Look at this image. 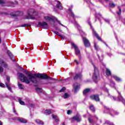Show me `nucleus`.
<instances>
[{
    "instance_id": "nucleus-63",
    "label": "nucleus",
    "mask_w": 125,
    "mask_h": 125,
    "mask_svg": "<svg viewBox=\"0 0 125 125\" xmlns=\"http://www.w3.org/2000/svg\"><path fill=\"white\" fill-rule=\"evenodd\" d=\"M73 5H71V6H70V7H71V8H73Z\"/></svg>"
},
{
    "instance_id": "nucleus-26",
    "label": "nucleus",
    "mask_w": 125,
    "mask_h": 125,
    "mask_svg": "<svg viewBox=\"0 0 125 125\" xmlns=\"http://www.w3.org/2000/svg\"><path fill=\"white\" fill-rule=\"evenodd\" d=\"M70 95L68 93H65L63 96V97L64 99H67L68 98H70Z\"/></svg>"
},
{
    "instance_id": "nucleus-41",
    "label": "nucleus",
    "mask_w": 125,
    "mask_h": 125,
    "mask_svg": "<svg viewBox=\"0 0 125 125\" xmlns=\"http://www.w3.org/2000/svg\"><path fill=\"white\" fill-rule=\"evenodd\" d=\"M115 6L116 5H115V4L114 3H112V2L109 3L110 7L114 8V7H115Z\"/></svg>"
},
{
    "instance_id": "nucleus-12",
    "label": "nucleus",
    "mask_w": 125,
    "mask_h": 125,
    "mask_svg": "<svg viewBox=\"0 0 125 125\" xmlns=\"http://www.w3.org/2000/svg\"><path fill=\"white\" fill-rule=\"evenodd\" d=\"M22 15H23V12L22 11H17V12H12L10 13V15L12 17H17V16H22Z\"/></svg>"
},
{
    "instance_id": "nucleus-29",
    "label": "nucleus",
    "mask_w": 125,
    "mask_h": 125,
    "mask_svg": "<svg viewBox=\"0 0 125 125\" xmlns=\"http://www.w3.org/2000/svg\"><path fill=\"white\" fill-rule=\"evenodd\" d=\"M36 90L38 93H42V88L37 87L36 88Z\"/></svg>"
},
{
    "instance_id": "nucleus-60",
    "label": "nucleus",
    "mask_w": 125,
    "mask_h": 125,
    "mask_svg": "<svg viewBox=\"0 0 125 125\" xmlns=\"http://www.w3.org/2000/svg\"><path fill=\"white\" fill-rule=\"evenodd\" d=\"M53 61H54V63H56V61H55V60H54Z\"/></svg>"
},
{
    "instance_id": "nucleus-16",
    "label": "nucleus",
    "mask_w": 125,
    "mask_h": 125,
    "mask_svg": "<svg viewBox=\"0 0 125 125\" xmlns=\"http://www.w3.org/2000/svg\"><path fill=\"white\" fill-rule=\"evenodd\" d=\"M7 54L9 56L10 59L13 61V62H15V59H14V56L12 55V53H11V52L9 50H7Z\"/></svg>"
},
{
    "instance_id": "nucleus-49",
    "label": "nucleus",
    "mask_w": 125,
    "mask_h": 125,
    "mask_svg": "<svg viewBox=\"0 0 125 125\" xmlns=\"http://www.w3.org/2000/svg\"><path fill=\"white\" fill-rule=\"evenodd\" d=\"M106 55H108V56H112V55H113V54H112V53H106Z\"/></svg>"
},
{
    "instance_id": "nucleus-61",
    "label": "nucleus",
    "mask_w": 125,
    "mask_h": 125,
    "mask_svg": "<svg viewBox=\"0 0 125 125\" xmlns=\"http://www.w3.org/2000/svg\"><path fill=\"white\" fill-rule=\"evenodd\" d=\"M2 112H5V111H4V109H2Z\"/></svg>"
},
{
    "instance_id": "nucleus-1",
    "label": "nucleus",
    "mask_w": 125,
    "mask_h": 125,
    "mask_svg": "<svg viewBox=\"0 0 125 125\" xmlns=\"http://www.w3.org/2000/svg\"><path fill=\"white\" fill-rule=\"evenodd\" d=\"M26 75L27 76L22 73H18L19 78L21 82H22V83H25L27 84H29L30 82L35 84H38V83L39 84H47V83H48L47 81L39 82L37 78L40 79V80H54L53 78L50 77L42 73H36L34 76L32 73L27 72Z\"/></svg>"
},
{
    "instance_id": "nucleus-2",
    "label": "nucleus",
    "mask_w": 125,
    "mask_h": 125,
    "mask_svg": "<svg viewBox=\"0 0 125 125\" xmlns=\"http://www.w3.org/2000/svg\"><path fill=\"white\" fill-rule=\"evenodd\" d=\"M68 13L69 14V21L71 22V23H74V25L77 27L78 30L81 32L82 31V29L81 28V26L79 24H78V22L76 21V20L75 19L76 16L75 15V14H74V12H73V11H72L71 8H69L68 9Z\"/></svg>"
},
{
    "instance_id": "nucleus-18",
    "label": "nucleus",
    "mask_w": 125,
    "mask_h": 125,
    "mask_svg": "<svg viewBox=\"0 0 125 125\" xmlns=\"http://www.w3.org/2000/svg\"><path fill=\"white\" fill-rule=\"evenodd\" d=\"M0 65L3 66L4 68H7V67H8V65L7 64V63H6V62L1 60V59H0Z\"/></svg>"
},
{
    "instance_id": "nucleus-52",
    "label": "nucleus",
    "mask_w": 125,
    "mask_h": 125,
    "mask_svg": "<svg viewBox=\"0 0 125 125\" xmlns=\"http://www.w3.org/2000/svg\"><path fill=\"white\" fill-rule=\"evenodd\" d=\"M114 35L115 36L116 39L117 40V41H118V37H117V35H116V33L115 32H114Z\"/></svg>"
},
{
    "instance_id": "nucleus-27",
    "label": "nucleus",
    "mask_w": 125,
    "mask_h": 125,
    "mask_svg": "<svg viewBox=\"0 0 125 125\" xmlns=\"http://www.w3.org/2000/svg\"><path fill=\"white\" fill-rule=\"evenodd\" d=\"M35 122L38 125H44L43 122H42V120H40L39 119H37L36 120H35Z\"/></svg>"
},
{
    "instance_id": "nucleus-5",
    "label": "nucleus",
    "mask_w": 125,
    "mask_h": 125,
    "mask_svg": "<svg viewBox=\"0 0 125 125\" xmlns=\"http://www.w3.org/2000/svg\"><path fill=\"white\" fill-rule=\"evenodd\" d=\"M104 111L106 112V113H109V115H110L111 117H114V115H118L119 114L118 111H116L113 109H109L107 106L104 107Z\"/></svg>"
},
{
    "instance_id": "nucleus-11",
    "label": "nucleus",
    "mask_w": 125,
    "mask_h": 125,
    "mask_svg": "<svg viewBox=\"0 0 125 125\" xmlns=\"http://www.w3.org/2000/svg\"><path fill=\"white\" fill-rule=\"evenodd\" d=\"M54 5H56V8H57V9H60V10H62V4H61V2H60V1L55 0L54 1Z\"/></svg>"
},
{
    "instance_id": "nucleus-35",
    "label": "nucleus",
    "mask_w": 125,
    "mask_h": 125,
    "mask_svg": "<svg viewBox=\"0 0 125 125\" xmlns=\"http://www.w3.org/2000/svg\"><path fill=\"white\" fill-rule=\"evenodd\" d=\"M28 108H34L35 107V104H27Z\"/></svg>"
},
{
    "instance_id": "nucleus-43",
    "label": "nucleus",
    "mask_w": 125,
    "mask_h": 125,
    "mask_svg": "<svg viewBox=\"0 0 125 125\" xmlns=\"http://www.w3.org/2000/svg\"><path fill=\"white\" fill-rule=\"evenodd\" d=\"M6 3V1L5 0H0V4H4Z\"/></svg>"
},
{
    "instance_id": "nucleus-57",
    "label": "nucleus",
    "mask_w": 125,
    "mask_h": 125,
    "mask_svg": "<svg viewBox=\"0 0 125 125\" xmlns=\"http://www.w3.org/2000/svg\"><path fill=\"white\" fill-rule=\"evenodd\" d=\"M0 125H2V123L0 121Z\"/></svg>"
},
{
    "instance_id": "nucleus-17",
    "label": "nucleus",
    "mask_w": 125,
    "mask_h": 125,
    "mask_svg": "<svg viewBox=\"0 0 125 125\" xmlns=\"http://www.w3.org/2000/svg\"><path fill=\"white\" fill-rule=\"evenodd\" d=\"M16 119L18 122L20 123H22V124H26L27 123V120L24 119V118L16 117Z\"/></svg>"
},
{
    "instance_id": "nucleus-36",
    "label": "nucleus",
    "mask_w": 125,
    "mask_h": 125,
    "mask_svg": "<svg viewBox=\"0 0 125 125\" xmlns=\"http://www.w3.org/2000/svg\"><path fill=\"white\" fill-rule=\"evenodd\" d=\"M105 125H114V124H113V123L110 122L109 121H105Z\"/></svg>"
},
{
    "instance_id": "nucleus-4",
    "label": "nucleus",
    "mask_w": 125,
    "mask_h": 125,
    "mask_svg": "<svg viewBox=\"0 0 125 125\" xmlns=\"http://www.w3.org/2000/svg\"><path fill=\"white\" fill-rule=\"evenodd\" d=\"M94 67V73L92 76V79L96 83H97V80L98 78H99V70H98V68L95 66L94 64H93Z\"/></svg>"
},
{
    "instance_id": "nucleus-21",
    "label": "nucleus",
    "mask_w": 125,
    "mask_h": 125,
    "mask_svg": "<svg viewBox=\"0 0 125 125\" xmlns=\"http://www.w3.org/2000/svg\"><path fill=\"white\" fill-rule=\"evenodd\" d=\"M82 73H78V74H76L75 76L74 77V80H78V79H82Z\"/></svg>"
},
{
    "instance_id": "nucleus-64",
    "label": "nucleus",
    "mask_w": 125,
    "mask_h": 125,
    "mask_svg": "<svg viewBox=\"0 0 125 125\" xmlns=\"http://www.w3.org/2000/svg\"><path fill=\"white\" fill-rule=\"evenodd\" d=\"M16 4H18V2L16 1Z\"/></svg>"
},
{
    "instance_id": "nucleus-47",
    "label": "nucleus",
    "mask_w": 125,
    "mask_h": 125,
    "mask_svg": "<svg viewBox=\"0 0 125 125\" xmlns=\"http://www.w3.org/2000/svg\"><path fill=\"white\" fill-rule=\"evenodd\" d=\"M29 26H30V24H23L21 26V27H29Z\"/></svg>"
},
{
    "instance_id": "nucleus-7",
    "label": "nucleus",
    "mask_w": 125,
    "mask_h": 125,
    "mask_svg": "<svg viewBox=\"0 0 125 125\" xmlns=\"http://www.w3.org/2000/svg\"><path fill=\"white\" fill-rule=\"evenodd\" d=\"M71 44L74 48L76 55H77L80 59H81V51L79 49V47L74 42H71Z\"/></svg>"
},
{
    "instance_id": "nucleus-10",
    "label": "nucleus",
    "mask_w": 125,
    "mask_h": 125,
    "mask_svg": "<svg viewBox=\"0 0 125 125\" xmlns=\"http://www.w3.org/2000/svg\"><path fill=\"white\" fill-rule=\"evenodd\" d=\"M37 26L41 27L42 29H48V24L45 21L38 22Z\"/></svg>"
},
{
    "instance_id": "nucleus-9",
    "label": "nucleus",
    "mask_w": 125,
    "mask_h": 125,
    "mask_svg": "<svg viewBox=\"0 0 125 125\" xmlns=\"http://www.w3.org/2000/svg\"><path fill=\"white\" fill-rule=\"evenodd\" d=\"M88 23L89 24V26H90L91 28H92L93 36L96 37V38H97V39H98L99 41L102 42V39H101V37H99V35H98V34H97V33H96V31H95V30H94V29H93V28H92V25H91V22H90V21H88Z\"/></svg>"
},
{
    "instance_id": "nucleus-62",
    "label": "nucleus",
    "mask_w": 125,
    "mask_h": 125,
    "mask_svg": "<svg viewBox=\"0 0 125 125\" xmlns=\"http://www.w3.org/2000/svg\"><path fill=\"white\" fill-rule=\"evenodd\" d=\"M74 61H75V62H76V63H77V62H78V61H77V60H75Z\"/></svg>"
},
{
    "instance_id": "nucleus-50",
    "label": "nucleus",
    "mask_w": 125,
    "mask_h": 125,
    "mask_svg": "<svg viewBox=\"0 0 125 125\" xmlns=\"http://www.w3.org/2000/svg\"><path fill=\"white\" fill-rule=\"evenodd\" d=\"M103 43L105 44V45H106V46H107V47H108L109 48H110V47H109V46L108 45V44H107V43H106L105 42H103Z\"/></svg>"
},
{
    "instance_id": "nucleus-30",
    "label": "nucleus",
    "mask_w": 125,
    "mask_h": 125,
    "mask_svg": "<svg viewBox=\"0 0 125 125\" xmlns=\"http://www.w3.org/2000/svg\"><path fill=\"white\" fill-rule=\"evenodd\" d=\"M18 85L20 89H23L24 88V85L21 83H20L19 82L18 83Z\"/></svg>"
},
{
    "instance_id": "nucleus-44",
    "label": "nucleus",
    "mask_w": 125,
    "mask_h": 125,
    "mask_svg": "<svg viewBox=\"0 0 125 125\" xmlns=\"http://www.w3.org/2000/svg\"><path fill=\"white\" fill-rule=\"evenodd\" d=\"M0 87H5V85L2 83H0Z\"/></svg>"
},
{
    "instance_id": "nucleus-24",
    "label": "nucleus",
    "mask_w": 125,
    "mask_h": 125,
    "mask_svg": "<svg viewBox=\"0 0 125 125\" xmlns=\"http://www.w3.org/2000/svg\"><path fill=\"white\" fill-rule=\"evenodd\" d=\"M55 111L54 110H48V109H46V110H45V114L46 115H50V114H51V113H55Z\"/></svg>"
},
{
    "instance_id": "nucleus-20",
    "label": "nucleus",
    "mask_w": 125,
    "mask_h": 125,
    "mask_svg": "<svg viewBox=\"0 0 125 125\" xmlns=\"http://www.w3.org/2000/svg\"><path fill=\"white\" fill-rule=\"evenodd\" d=\"M52 119H53V120H54L56 123H58L59 122V118H58V116H57V115L52 114Z\"/></svg>"
},
{
    "instance_id": "nucleus-6",
    "label": "nucleus",
    "mask_w": 125,
    "mask_h": 125,
    "mask_svg": "<svg viewBox=\"0 0 125 125\" xmlns=\"http://www.w3.org/2000/svg\"><path fill=\"white\" fill-rule=\"evenodd\" d=\"M44 19L46 21H49V22H50L51 23V25L52 26V27H55V20H57L56 19V18H55V17H44Z\"/></svg>"
},
{
    "instance_id": "nucleus-8",
    "label": "nucleus",
    "mask_w": 125,
    "mask_h": 125,
    "mask_svg": "<svg viewBox=\"0 0 125 125\" xmlns=\"http://www.w3.org/2000/svg\"><path fill=\"white\" fill-rule=\"evenodd\" d=\"M5 84L6 85V87L8 88V90H9L10 92H13L11 89V87H10V86H11V83H10V77L9 76L6 77V80L5 81Z\"/></svg>"
},
{
    "instance_id": "nucleus-25",
    "label": "nucleus",
    "mask_w": 125,
    "mask_h": 125,
    "mask_svg": "<svg viewBox=\"0 0 125 125\" xmlns=\"http://www.w3.org/2000/svg\"><path fill=\"white\" fill-rule=\"evenodd\" d=\"M105 74L106 75V76H111L112 75V73H111V71L110 70V69L106 68V70H105Z\"/></svg>"
},
{
    "instance_id": "nucleus-31",
    "label": "nucleus",
    "mask_w": 125,
    "mask_h": 125,
    "mask_svg": "<svg viewBox=\"0 0 125 125\" xmlns=\"http://www.w3.org/2000/svg\"><path fill=\"white\" fill-rule=\"evenodd\" d=\"M110 84L109 85L111 87H115V83L112 81V80H110Z\"/></svg>"
},
{
    "instance_id": "nucleus-34",
    "label": "nucleus",
    "mask_w": 125,
    "mask_h": 125,
    "mask_svg": "<svg viewBox=\"0 0 125 125\" xmlns=\"http://www.w3.org/2000/svg\"><path fill=\"white\" fill-rule=\"evenodd\" d=\"M119 11L116 12L118 15H121L122 14V9L120 7H118Z\"/></svg>"
},
{
    "instance_id": "nucleus-40",
    "label": "nucleus",
    "mask_w": 125,
    "mask_h": 125,
    "mask_svg": "<svg viewBox=\"0 0 125 125\" xmlns=\"http://www.w3.org/2000/svg\"><path fill=\"white\" fill-rule=\"evenodd\" d=\"M13 112L14 113L16 116H18V113H17L16 110H15V107H14L13 108Z\"/></svg>"
},
{
    "instance_id": "nucleus-33",
    "label": "nucleus",
    "mask_w": 125,
    "mask_h": 125,
    "mask_svg": "<svg viewBox=\"0 0 125 125\" xmlns=\"http://www.w3.org/2000/svg\"><path fill=\"white\" fill-rule=\"evenodd\" d=\"M18 100L21 105H25V103L23 101H22V100H21V98H19Z\"/></svg>"
},
{
    "instance_id": "nucleus-15",
    "label": "nucleus",
    "mask_w": 125,
    "mask_h": 125,
    "mask_svg": "<svg viewBox=\"0 0 125 125\" xmlns=\"http://www.w3.org/2000/svg\"><path fill=\"white\" fill-rule=\"evenodd\" d=\"M83 42L85 47H89V46L90 45L89 41H88V40L85 38H83Z\"/></svg>"
},
{
    "instance_id": "nucleus-45",
    "label": "nucleus",
    "mask_w": 125,
    "mask_h": 125,
    "mask_svg": "<svg viewBox=\"0 0 125 125\" xmlns=\"http://www.w3.org/2000/svg\"><path fill=\"white\" fill-rule=\"evenodd\" d=\"M104 21L105 22H106V23H108V24L110 23V21H109V20L104 19Z\"/></svg>"
},
{
    "instance_id": "nucleus-22",
    "label": "nucleus",
    "mask_w": 125,
    "mask_h": 125,
    "mask_svg": "<svg viewBox=\"0 0 125 125\" xmlns=\"http://www.w3.org/2000/svg\"><path fill=\"white\" fill-rule=\"evenodd\" d=\"M73 86L74 88V92L75 93H77L78 91L80 89V85H76V84H74Z\"/></svg>"
},
{
    "instance_id": "nucleus-19",
    "label": "nucleus",
    "mask_w": 125,
    "mask_h": 125,
    "mask_svg": "<svg viewBox=\"0 0 125 125\" xmlns=\"http://www.w3.org/2000/svg\"><path fill=\"white\" fill-rule=\"evenodd\" d=\"M95 18H96L95 20V22H96V21H97V19H98L99 20L100 22H101V21H100V19H99V18H100V17H101L102 16V15H101L100 13H98V14L96 13L95 14Z\"/></svg>"
},
{
    "instance_id": "nucleus-3",
    "label": "nucleus",
    "mask_w": 125,
    "mask_h": 125,
    "mask_svg": "<svg viewBox=\"0 0 125 125\" xmlns=\"http://www.w3.org/2000/svg\"><path fill=\"white\" fill-rule=\"evenodd\" d=\"M37 14L35 9H29L27 11V15L26 16V19H35V17L37 16Z\"/></svg>"
},
{
    "instance_id": "nucleus-39",
    "label": "nucleus",
    "mask_w": 125,
    "mask_h": 125,
    "mask_svg": "<svg viewBox=\"0 0 125 125\" xmlns=\"http://www.w3.org/2000/svg\"><path fill=\"white\" fill-rule=\"evenodd\" d=\"M90 109L92 111V112H95V108L92 105L90 106Z\"/></svg>"
},
{
    "instance_id": "nucleus-51",
    "label": "nucleus",
    "mask_w": 125,
    "mask_h": 125,
    "mask_svg": "<svg viewBox=\"0 0 125 125\" xmlns=\"http://www.w3.org/2000/svg\"><path fill=\"white\" fill-rule=\"evenodd\" d=\"M57 21L58 23L59 24H60V25H61L62 26H63V24H61V22H60V21H57Z\"/></svg>"
},
{
    "instance_id": "nucleus-48",
    "label": "nucleus",
    "mask_w": 125,
    "mask_h": 125,
    "mask_svg": "<svg viewBox=\"0 0 125 125\" xmlns=\"http://www.w3.org/2000/svg\"><path fill=\"white\" fill-rule=\"evenodd\" d=\"M3 72V68L0 66V73H2Z\"/></svg>"
},
{
    "instance_id": "nucleus-56",
    "label": "nucleus",
    "mask_w": 125,
    "mask_h": 125,
    "mask_svg": "<svg viewBox=\"0 0 125 125\" xmlns=\"http://www.w3.org/2000/svg\"><path fill=\"white\" fill-rule=\"evenodd\" d=\"M63 27H64L65 28V29H66V30H68V28H67V27L63 25Z\"/></svg>"
},
{
    "instance_id": "nucleus-46",
    "label": "nucleus",
    "mask_w": 125,
    "mask_h": 125,
    "mask_svg": "<svg viewBox=\"0 0 125 125\" xmlns=\"http://www.w3.org/2000/svg\"><path fill=\"white\" fill-rule=\"evenodd\" d=\"M67 115H71V114H72V110H68L67 111Z\"/></svg>"
},
{
    "instance_id": "nucleus-13",
    "label": "nucleus",
    "mask_w": 125,
    "mask_h": 125,
    "mask_svg": "<svg viewBox=\"0 0 125 125\" xmlns=\"http://www.w3.org/2000/svg\"><path fill=\"white\" fill-rule=\"evenodd\" d=\"M72 121H76L78 123H80L82 121V117L79 114H77L76 116H74L72 119Z\"/></svg>"
},
{
    "instance_id": "nucleus-14",
    "label": "nucleus",
    "mask_w": 125,
    "mask_h": 125,
    "mask_svg": "<svg viewBox=\"0 0 125 125\" xmlns=\"http://www.w3.org/2000/svg\"><path fill=\"white\" fill-rule=\"evenodd\" d=\"M90 98L92 100H95L97 102H99L100 101V99L99 98V95H93L90 96Z\"/></svg>"
},
{
    "instance_id": "nucleus-23",
    "label": "nucleus",
    "mask_w": 125,
    "mask_h": 125,
    "mask_svg": "<svg viewBox=\"0 0 125 125\" xmlns=\"http://www.w3.org/2000/svg\"><path fill=\"white\" fill-rule=\"evenodd\" d=\"M111 78H113V79H114L115 81H116V82H122V79H121V78H120L119 77H118V76L116 75H112Z\"/></svg>"
},
{
    "instance_id": "nucleus-37",
    "label": "nucleus",
    "mask_w": 125,
    "mask_h": 125,
    "mask_svg": "<svg viewBox=\"0 0 125 125\" xmlns=\"http://www.w3.org/2000/svg\"><path fill=\"white\" fill-rule=\"evenodd\" d=\"M88 121L90 124H93L94 123V121H93V119L88 118Z\"/></svg>"
},
{
    "instance_id": "nucleus-38",
    "label": "nucleus",
    "mask_w": 125,
    "mask_h": 125,
    "mask_svg": "<svg viewBox=\"0 0 125 125\" xmlns=\"http://www.w3.org/2000/svg\"><path fill=\"white\" fill-rule=\"evenodd\" d=\"M94 48L96 50H99V47L98 46V45H97V44H96V43H94Z\"/></svg>"
},
{
    "instance_id": "nucleus-54",
    "label": "nucleus",
    "mask_w": 125,
    "mask_h": 125,
    "mask_svg": "<svg viewBox=\"0 0 125 125\" xmlns=\"http://www.w3.org/2000/svg\"><path fill=\"white\" fill-rule=\"evenodd\" d=\"M66 90V88L65 87H63V91Z\"/></svg>"
},
{
    "instance_id": "nucleus-42",
    "label": "nucleus",
    "mask_w": 125,
    "mask_h": 125,
    "mask_svg": "<svg viewBox=\"0 0 125 125\" xmlns=\"http://www.w3.org/2000/svg\"><path fill=\"white\" fill-rule=\"evenodd\" d=\"M103 89L107 93H109V90L106 87H103Z\"/></svg>"
},
{
    "instance_id": "nucleus-55",
    "label": "nucleus",
    "mask_w": 125,
    "mask_h": 125,
    "mask_svg": "<svg viewBox=\"0 0 125 125\" xmlns=\"http://www.w3.org/2000/svg\"><path fill=\"white\" fill-rule=\"evenodd\" d=\"M85 0V1H86V2H90V0H88V1L86 0Z\"/></svg>"
},
{
    "instance_id": "nucleus-53",
    "label": "nucleus",
    "mask_w": 125,
    "mask_h": 125,
    "mask_svg": "<svg viewBox=\"0 0 125 125\" xmlns=\"http://www.w3.org/2000/svg\"><path fill=\"white\" fill-rule=\"evenodd\" d=\"M60 92H63V87H62L61 90H60Z\"/></svg>"
},
{
    "instance_id": "nucleus-59",
    "label": "nucleus",
    "mask_w": 125,
    "mask_h": 125,
    "mask_svg": "<svg viewBox=\"0 0 125 125\" xmlns=\"http://www.w3.org/2000/svg\"><path fill=\"white\" fill-rule=\"evenodd\" d=\"M76 64H77V65H79V62H76Z\"/></svg>"
},
{
    "instance_id": "nucleus-58",
    "label": "nucleus",
    "mask_w": 125,
    "mask_h": 125,
    "mask_svg": "<svg viewBox=\"0 0 125 125\" xmlns=\"http://www.w3.org/2000/svg\"><path fill=\"white\" fill-rule=\"evenodd\" d=\"M97 56L99 57V59L100 60V57L99 56V55L97 54Z\"/></svg>"
},
{
    "instance_id": "nucleus-32",
    "label": "nucleus",
    "mask_w": 125,
    "mask_h": 125,
    "mask_svg": "<svg viewBox=\"0 0 125 125\" xmlns=\"http://www.w3.org/2000/svg\"><path fill=\"white\" fill-rule=\"evenodd\" d=\"M54 33H55V34L57 35V36H59V37H60V38H61V39H63V36H62V35H61L60 33H59V32H58L57 31H54Z\"/></svg>"
},
{
    "instance_id": "nucleus-28",
    "label": "nucleus",
    "mask_w": 125,
    "mask_h": 125,
    "mask_svg": "<svg viewBox=\"0 0 125 125\" xmlns=\"http://www.w3.org/2000/svg\"><path fill=\"white\" fill-rule=\"evenodd\" d=\"M90 91V89H89V88L85 89L83 91V94L84 95H85V94H86V93H88V92H89Z\"/></svg>"
}]
</instances>
